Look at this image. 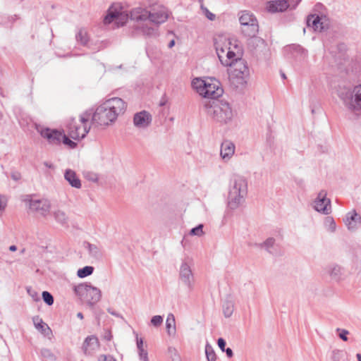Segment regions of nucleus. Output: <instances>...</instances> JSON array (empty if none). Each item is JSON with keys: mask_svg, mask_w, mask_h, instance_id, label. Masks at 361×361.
Here are the masks:
<instances>
[{"mask_svg": "<svg viewBox=\"0 0 361 361\" xmlns=\"http://www.w3.org/2000/svg\"><path fill=\"white\" fill-rule=\"evenodd\" d=\"M226 353V355L228 356V357H232L233 355V350L231 348H227L224 350V351Z\"/></svg>", "mask_w": 361, "mask_h": 361, "instance_id": "nucleus-48", "label": "nucleus"}, {"mask_svg": "<svg viewBox=\"0 0 361 361\" xmlns=\"http://www.w3.org/2000/svg\"><path fill=\"white\" fill-rule=\"evenodd\" d=\"M24 201L28 204L30 212L39 214L43 217L49 215L51 209V202L49 200L45 198L34 200L31 196H27Z\"/></svg>", "mask_w": 361, "mask_h": 361, "instance_id": "nucleus-10", "label": "nucleus"}, {"mask_svg": "<svg viewBox=\"0 0 361 361\" xmlns=\"http://www.w3.org/2000/svg\"><path fill=\"white\" fill-rule=\"evenodd\" d=\"M77 317H78L79 319H83V314H82V312H78V313L77 314Z\"/></svg>", "mask_w": 361, "mask_h": 361, "instance_id": "nucleus-53", "label": "nucleus"}, {"mask_svg": "<svg viewBox=\"0 0 361 361\" xmlns=\"http://www.w3.org/2000/svg\"><path fill=\"white\" fill-rule=\"evenodd\" d=\"M75 38L78 42L80 43L82 46H87L89 37L87 31L84 28H80L78 32L75 35Z\"/></svg>", "mask_w": 361, "mask_h": 361, "instance_id": "nucleus-29", "label": "nucleus"}, {"mask_svg": "<svg viewBox=\"0 0 361 361\" xmlns=\"http://www.w3.org/2000/svg\"><path fill=\"white\" fill-rule=\"evenodd\" d=\"M17 250V247L16 245H11L9 247V250L12 252H15Z\"/></svg>", "mask_w": 361, "mask_h": 361, "instance_id": "nucleus-51", "label": "nucleus"}, {"mask_svg": "<svg viewBox=\"0 0 361 361\" xmlns=\"http://www.w3.org/2000/svg\"><path fill=\"white\" fill-rule=\"evenodd\" d=\"M215 48L219 60L221 61V59L223 58L221 54L224 53L225 50L224 48L220 47V46L217 43L215 44Z\"/></svg>", "mask_w": 361, "mask_h": 361, "instance_id": "nucleus-43", "label": "nucleus"}, {"mask_svg": "<svg viewBox=\"0 0 361 361\" xmlns=\"http://www.w3.org/2000/svg\"><path fill=\"white\" fill-rule=\"evenodd\" d=\"M37 130L42 137L47 139L49 144L59 145L61 143L63 130L49 128H37Z\"/></svg>", "mask_w": 361, "mask_h": 361, "instance_id": "nucleus-13", "label": "nucleus"}, {"mask_svg": "<svg viewBox=\"0 0 361 361\" xmlns=\"http://www.w3.org/2000/svg\"><path fill=\"white\" fill-rule=\"evenodd\" d=\"M83 247L87 250L91 257L96 259H100L102 257L101 249L97 245L85 241L83 243Z\"/></svg>", "mask_w": 361, "mask_h": 361, "instance_id": "nucleus-24", "label": "nucleus"}, {"mask_svg": "<svg viewBox=\"0 0 361 361\" xmlns=\"http://www.w3.org/2000/svg\"><path fill=\"white\" fill-rule=\"evenodd\" d=\"M202 229H203V225L202 224H199L198 226H197L196 227L192 228L190 230V234L191 235L201 236L204 233Z\"/></svg>", "mask_w": 361, "mask_h": 361, "instance_id": "nucleus-36", "label": "nucleus"}, {"mask_svg": "<svg viewBox=\"0 0 361 361\" xmlns=\"http://www.w3.org/2000/svg\"><path fill=\"white\" fill-rule=\"evenodd\" d=\"M203 109L207 114L215 122L227 124L231 121L233 114L230 104L224 99L205 100Z\"/></svg>", "mask_w": 361, "mask_h": 361, "instance_id": "nucleus-4", "label": "nucleus"}, {"mask_svg": "<svg viewBox=\"0 0 361 361\" xmlns=\"http://www.w3.org/2000/svg\"><path fill=\"white\" fill-rule=\"evenodd\" d=\"M11 178L14 180H18L20 178V174L18 173H13L11 174Z\"/></svg>", "mask_w": 361, "mask_h": 361, "instance_id": "nucleus-49", "label": "nucleus"}, {"mask_svg": "<svg viewBox=\"0 0 361 361\" xmlns=\"http://www.w3.org/2000/svg\"><path fill=\"white\" fill-rule=\"evenodd\" d=\"M101 360L102 361H116L112 356L111 355H102Z\"/></svg>", "mask_w": 361, "mask_h": 361, "instance_id": "nucleus-47", "label": "nucleus"}, {"mask_svg": "<svg viewBox=\"0 0 361 361\" xmlns=\"http://www.w3.org/2000/svg\"><path fill=\"white\" fill-rule=\"evenodd\" d=\"M7 205V198L4 195H0V211H4Z\"/></svg>", "mask_w": 361, "mask_h": 361, "instance_id": "nucleus-42", "label": "nucleus"}, {"mask_svg": "<svg viewBox=\"0 0 361 361\" xmlns=\"http://www.w3.org/2000/svg\"><path fill=\"white\" fill-rule=\"evenodd\" d=\"M44 302L48 305H52L54 302L53 295L48 291H43L42 293Z\"/></svg>", "mask_w": 361, "mask_h": 361, "instance_id": "nucleus-34", "label": "nucleus"}, {"mask_svg": "<svg viewBox=\"0 0 361 361\" xmlns=\"http://www.w3.org/2000/svg\"><path fill=\"white\" fill-rule=\"evenodd\" d=\"M205 354L207 359V361H216V355L212 348V346L207 343L205 345Z\"/></svg>", "mask_w": 361, "mask_h": 361, "instance_id": "nucleus-32", "label": "nucleus"}, {"mask_svg": "<svg viewBox=\"0 0 361 361\" xmlns=\"http://www.w3.org/2000/svg\"><path fill=\"white\" fill-rule=\"evenodd\" d=\"M324 226L331 233L336 231V224L334 219L331 216H327L325 218Z\"/></svg>", "mask_w": 361, "mask_h": 361, "instance_id": "nucleus-33", "label": "nucleus"}, {"mask_svg": "<svg viewBox=\"0 0 361 361\" xmlns=\"http://www.w3.org/2000/svg\"><path fill=\"white\" fill-rule=\"evenodd\" d=\"M174 44H175V41L173 39V40H171V41L169 43L168 47H169V48H172V47L174 46Z\"/></svg>", "mask_w": 361, "mask_h": 361, "instance_id": "nucleus-52", "label": "nucleus"}, {"mask_svg": "<svg viewBox=\"0 0 361 361\" xmlns=\"http://www.w3.org/2000/svg\"><path fill=\"white\" fill-rule=\"evenodd\" d=\"M41 354L43 357H47L51 360H54V355L49 349H42L41 351Z\"/></svg>", "mask_w": 361, "mask_h": 361, "instance_id": "nucleus-39", "label": "nucleus"}, {"mask_svg": "<svg viewBox=\"0 0 361 361\" xmlns=\"http://www.w3.org/2000/svg\"><path fill=\"white\" fill-rule=\"evenodd\" d=\"M350 111L353 113L357 118L361 119V84L353 89Z\"/></svg>", "mask_w": 361, "mask_h": 361, "instance_id": "nucleus-14", "label": "nucleus"}, {"mask_svg": "<svg viewBox=\"0 0 361 361\" xmlns=\"http://www.w3.org/2000/svg\"><path fill=\"white\" fill-rule=\"evenodd\" d=\"M179 279L187 287L189 291L194 288L195 277L190 266L185 262H183L179 270Z\"/></svg>", "mask_w": 361, "mask_h": 361, "instance_id": "nucleus-12", "label": "nucleus"}, {"mask_svg": "<svg viewBox=\"0 0 361 361\" xmlns=\"http://www.w3.org/2000/svg\"><path fill=\"white\" fill-rule=\"evenodd\" d=\"M281 77H282L283 79H286V75H285V73H281Z\"/></svg>", "mask_w": 361, "mask_h": 361, "instance_id": "nucleus-55", "label": "nucleus"}, {"mask_svg": "<svg viewBox=\"0 0 361 361\" xmlns=\"http://www.w3.org/2000/svg\"><path fill=\"white\" fill-rule=\"evenodd\" d=\"M61 142H63L65 145L68 146L71 149H73L77 146V143L69 139L68 137L64 133L61 137Z\"/></svg>", "mask_w": 361, "mask_h": 361, "instance_id": "nucleus-35", "label": "nucleus"}, {"mask_svg": "<svg viewBox=\"0 0 361 361\" xmlns=\"http://www.w3.org/2000/svg\"><path fill=\"white\" fill-rule=\"evenodd\" d=\"M327 272L334 281L340 282L344 279L343 269L337 264L329 266Z\"/></svg>", "mask_w": 361, "mask_h": 361, "instance_id": "nucleus-21", "label": "nucleus"}, {"mask_svg": "<svg viewBox=\"0 0 361 361\" xmlns=\"http://www.w3.org/2000/svg\"><path fill=\"white\" fill-rule=\"evenodd\" d=\"M344 222L349 231H355L361 224V216L355 209L351 210L346 214Z\"/></svg>", "mask_w": 361, "mask_h": 361, "instance_id": "nucleus-17", "label": "nucleus"}, {"mask_svg": "<svg viewBox=\"0 0 361 361\" xmlns=\"http://www.w3.org/2000/svg\"><path fill=\"white\" fill-rule=\"evenodd\" d=\"M326 21V17L323 18L318 15L311 14L307 18V25L312 27L315 31L322 32L328 28L329 24Z\"/></svg>", "mask_w": 361, "mask_h": 361, "instance_id": "nucleus-16", "label": "nucleus"}, {"mask_svg": "<svg viewBox=\"0 0 361 361\" xmlns=\"http://www.w3.org/2000/svg\"><path fill=\"white\" fill-rule=\"evenodd\" d=\"M356 357L357 358V361H361V354L360 353H357L356 355Z\"/></svg>", "mask_w": 361, "mask_h": 361, "instance_id": "nucleus-54", "label": "nucleus"}, {"mask_svg": "<svg viewBox=\"0 0 361 361\" xmlns=\"http://www.w3.org/2000/svg\"><path fill=\"white\" fill-rule=\"evenodd\" d=\"M32 321L35 328L42 334L48 335L49 334L51 333V330L49 326L46 323H44L39 316L34 317L32 318Z\"/></svg>", "mask_w": 361, "mask_h": 361, "instance_id": "nucleus-26", "label": "nucleus"}, {"mask_svg": "<svg viewBox=\"0 0 361 361\" xmlns=\"http://www.w3.org/2000/svg\"><path fill=\"white\" fill-rule=\"evenodd\" d=\"M53 216L56 221L63 226H68V217L65 212L57 209L53 212Z\"/></svg>", "mask_w": 361, "mask_h": 361, "instance_id": "nucleus-28", "label": "nucleus"}, {"mask_svg": "<svg viewBox=\"0 0 361 361\" xmlns=\"http://www.w3.org/2000/svg\"><path fill=\"white\" fill-rule=\"evenodd\" d=\"M140 361H149L148 353L145 349L138 350Z\"/></svg>", "mask_w": 361, "mask_h": 361, "instance_id": "nucleus-41", "label": "nucleus"}, {"mask_svg": "<svg viewBox=\"0 0 361 361\" xmlns=\"http://www.w3.org/2000/svg\"><path fill=\"white\" fill-rule=\"evenodd\" d=\"M235 152V145L228 140L221 143L220 155L224 161H228Z\"/></svg>", "mask_w": 361, "mask_h": 361, "instance_id": "nucleus-20", "label": "nucleus"}, {"mask_svg": "<svg viewBox=\"0 0 361 361\" xmlns=\"http://www.w3.org/2000/svg\"><path fill=\"white\" fill-rule=\"evenodd\" d=\"M235 53L230 49L226 53V59H221V63L225 66L231 67L229 74L231 83L236 89H243L247 85L250 71L247 62L242 58H236Z\"/></svg>", "mask_w": 361, "mask_h": 361, "instance_id": "nucleus-3", "label": "nucleus"}, {"mask_svg": "<svg viewBox=\"0 0 361 361\" xmlns=\"http://www.w3.org/2000/svg\"><path fill=\"white\" fill-rule=\"evenodd\" d=\"M99 346L97 338L95 336H90L85 339L82 349L85 355H92Z\"/></svg>", "mask_w": 361, "mask_h": 361, "instance_id": "nucleus-18", "label": "nucleus"}, {"mask_svg": "<svg viewBox=\"0 0 361 361\" xmlns=\"http://www.w3.org/2000/svg\"><path fill=\"white\" fill-rule=\"evenodd\" d=\"M137 341V348L138 350H143V340L142 338H139L137 336L136 337Z\"/></svg>", "mask_w": 361, "mask_h": 361, "instance_id": "nucleus-46", "label": "nucleus"}, {"mask_svg": "<svg viewBox=\"0 0 361 361\" xmlns=\"http://www.w3.org/2000/svg\"><path fill=\"white\" fill-rule=\"evenodd\" d=\"M169 16L168 9L159 4H153L148 7H135L129 12L122 11L118 5H113L104 17V23L108 25L115 22L119 27L124 25L130 19L133 22L130 27L132 37H154L157 35L159 26L165 23Z\"/></svg>", "mask_w": 361, "mask_h": 361, "instance_id": "nucleus-1", "label": "nucleus"}, {"mask_svg": "<svg viewBox=\"0 0 361 361\" xmlns=\"http://www.w3.org/2000/svg\"><path fill=\"white\" fill-rule=\"evenodd\" d=\"M337 331H340L339 333V338L341 339H342L343 341H348V334H349L348 331L345 330V329H337Z\"/></svg>", "mask_w": 361, "mask_h": 361, "instance_id": "nucleus-40", "label": "nucleus"}, {"mask_svg": "<svg viewBox=\"0 0 361 361\" xmlns=\"http://www.w3.org/2000/svg\"><path fill=\"white\" fill-rule=\"evenodd\" d=\"M259 247L265 249L271 255L278 254V245L274 238H268L264 242L258 245Z\"/></svg>", "mask_w": 361, "mask_h": 361, "instance_id": "nucleus-25", "label": "nucleus"}, {"mask_svg": "<svg viewBox=\"0 0 361 361\" xmlns=\"http://www.w3.org/2000/svg\"><path fill=\"white\" fill-rule=\"evenodd\" d=\"M204 11H205V16L206 17L210 20H214L216 18V16L212 13V12H210L207 8H204Z\"/></svg>", "mask_w": 361, "mask_h": 361, "instance_id": "nucleus-45", "label": "nucleus"}, {"mask_svg": "<svg viewBox=\"0 0 361 361\" xmlns=\"http://www.w3.org/2000/svg\"><path fill=\"white\" fill-rule=\"evenodd\" d=\"M192 85L196 88L202 96L205 99H219L224 92V90L220 87L219 80L213 78L201 80L195 78L192 81Z\"/></svg>", "mask_w": 361, "mask_h": 361, "instance_id": "nucleus-7", "label": "nucleus"}, {"mask_svg": "<svg viewBox=\"0 0 361 361\" xmlns=\"http://www.w3.org/2000/svg\"><path fill=\"white\" fill-rule=\"evenodd\" d=\"M217 344H218L219 348L222 351H224V350L226 349L225 347L226 345V341L222 338H219L217 341Z\"/></svg>", "mask_w": 361, "mask_h": 361, "instance_id": "nucleus-44", "label": "nucleus"}, {"mask_svg": "<svg viewBox=\"0 0 361 361\" xmlns=\"http://www.w3.org/2000/svg\"><path fill=\"white\" fill-rule=\"evenodd\" d=\"M92 115V111L88 110L84 112L80 116V122L82 124L81 126L75 118H71L68 124V130L69 136L73 140H80L84 138L90 130L87 123Z\"/></svg>", "mask_w": 361, "mask_h": 361, "instance_id": "nucleus-9", "label": "nucleus"}, {"mask_svg": "<svg viewBox=\"0 0 361 361\" xmlns=\"http://www.w3.org/2000/svg\"><path fill=\"white\" fill-rule=\"evenodd\" d=\"M338 96L343 101L345 106L350 111L353 90L347 88L340 89L338 90Z\"/></svg>", "mask_w": 361, "mask_h": 361, "instance_id": "nucleus-23", "label": "nucleus"}, {"mask_svg": "<svg viewBox=\"0 0 361 361\" xmlns=\"http://www.w3.org/2000/svg\"><path fill=\"white\" fill-rule=\"evenodd\" d=\"M166 329L169 336H175L176 329V320L175 317L173 314L170 313L168 314L166 321Z\"/></svg>", "mask_w": 361, "mask_h": 361, "instance_id": "nucleus-27", "label": "nucleus"}, {"mask_svg": "<svg viewBox=\"0 0 361 361\" xmlns=\"http://www.w3.org/2000/svg\"><path fill=\"white\" fill-rule=\"evenodd\" d=\"M289 6L288 0H273L268 2L267 8L269 13H274L283 12Z\"/></svg>", "mask_w": 361, "mask_h": 361, "instance_id": "nucleus-19", "label": "nucleus"}, {"mask_svg": "<svg viewBox=\"0 0 361 361\" xmlns=\"http://www.w3.org/2000/svg\"><path fill=\"white\" fill-rule=\"evenodd\" d=\"M242 34L251 38V42L264 44L263 39L255 37L259 32L258 21L255 16L249 11H241L238 14Z\"/></svg>", "mask_w": 361, "mask_h": 361, "instance_id": "nucleus-6", "label": "nucleus"}, {"mask_svg": "<svg viewBox=\"0 0 361 361\" xmlns=\"http://www.w3.org/2000/svg\"><path fill=\"white\" fill-rule=\"evenodd\" d=\"M152 116L149 112L142 110L134 114L133 124L140 129H145L149 127L152 123Z\"/></svg>", "mask_w": 361, "mask_h": 361, "instance_id": "nucleus-15", "label": "nucleus"}, {"mask_svg": "<svg viewBox=\"0 0 361 361\" xmlns=\"http://www.w3.org/2000/svg\"><path fill=\"white\" fill-rule=\"evenodd\" d=\"M247 195V180L240 175L234 174L230 181L228 207L234 210L244 201Z\"/></svg>", "mask_w": 361, "mask_h": 361, "instance_id": "nucleus-5", "label": "nucleus"}, {"mask_svg": "<svg viewBox=\"0 0 361 361\" xmlns=\"http://www.w3.org/2000/svg\"><path fill=\"white\" fill-rule=\"evenodd\" d=\"M27 292L29 295L33 299L34 301H39L40 298L37 291L32 290L31 288H27Z\"/></svg>", "mask_w": 361, "mask_h": 361, "instance_id": "nucleus-38", "label": "nucleus"}, {"mask_svg": "<svg viewBox=\"0 0 361 361\" xmlns=\"http://www.w3.org/2000/svg\"><path fill=\"white\" fill-rule=\"evenodd\" d=\"M150 322L154 327H159L163 323V317L160 315H155L151 318Z\"/></svg>", "mask_w": 361, "mask_h": 361, "instance_id": "nucleus-37", "label": "nucleus"}, {"mask_svg": "<svg viewBox=\"0 0 361 361\" xmlns=\"http://www.w3.org/2000/svg\"><path fill=\"white\" fill-rule=\"evenodd\" d=\"M44 165L49 169H53L54 168V165L50 163V162H48V161H45L44 162Z\"/></svg>", "mask_w": 361, "mask_h": 361, "instance_id": "nucleus-50", "label": "nucleus"}, {"mask_svg": "<svg viewBox=\"0 0 361 361\" xmlns=\"http://www.w3.org/2000/svg\"><path fill=\"white\" fill-rule=\"evenodd\" d=\"M75 293L84 302L92 307L97 303L102 297L101 290L90 283H83L74 287Z\"/></svg>", "mask_w": 361, "mask_h": 361, "instance_id": "nucleus-8", "label": "nucleus"}, {"mask_svg": "<svg viewBox=\"0 0 361 361\" xmlns=\"http://www.w3.org/2000/svg\"><path fill=\"white\" fill-rule=\"evenodd\" d=\"M126 109V103L122 99L113 97L105 101L92 113V121L99 126H106L114 122Z\"/></svg>", "mask_w": 361, "mask_h": 361, "instance_id": "nucleus-2", "label": "nucleus"}, {"mask_svg": "<svg viewBox=\"0 0 361 361\" xmlns=\"http://www.w3.org/2000/svg\"><path fill=\"white\" fill-rule=\"evenodd\" d=\"M313 208L318 212L327 215L331 212V200L326 197V192L321 190L312 203Z\"/></svg>", "mask_w": 361, "mask_h": 361, "instance_id": "nucleus-11", "label": "nucleus"}, {"mask_svg": "<svg viewBox=\"0 0 361 361\" xmlns=\"http://www.w3.org/2000/svg\"><path fill=\"white\" fill-rule=\"evenodd\" d=\"M64 178L73 187L77 189L81 188L82 184L76 173L71 169H66L64 173Z\"/></svg>", "mask_w": 361, "mask_h": 361, "instance_id": "nucleus-22", "label": "nucleus"}, {"mask_svg": "<svg viewBox=\"0 0 361 361\" xmlns=\"http://www.w3.org/2000/svg\"><path fill=\"white\" fill-rule=\"evenodd\" d=\"M234 310V303L231 300H226L223 304V312L226 317H230Z\"/></svg>", "mask_w": 361, "mask_h": 361, "instance_id": "nucleus-30", "label": "nucleus"}, {"mask_svg": "<svg viewBox=\"0 0 361 361\" xmlns=\"http://www.w3.org/2000/svg\"><path fill=\"white\" fill-rule=\"evenodd\" d=\"M94 271V267L92 266H85L81 269H79L77 272V275L79 278H85L91 275Z\"/></svg>", "mask_w": 361, "mask_h": 361, "instance_id": "nucleus-31", "label": "nucleus"}]
</instances>
